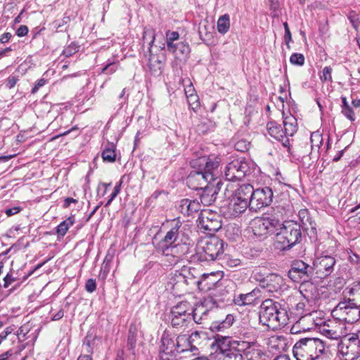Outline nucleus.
Wrapping results in <instances>:
<instances>
[{"instance_id":"obj_35","label":"nucleus","mask_w":360,"mask_h":360,"mask_svg":"<svg viewBox=\"0 0 360 360\" xmlns=\"http://www.w3.org/2000/svg\"><path fill=\"white\" fill-rule=\"evenodd\" d=\"M210 261L213 260L207 257L202 245H198L196 248H194V252H193L191 257H190V262L202 263Z\"/></svg>"},{"instance_id":"obj_24","label":"nucleus","mask_w":360,"mask_h":360,"mask_svg":"<svg viewBox=\"0 0 360 360\" xmlns=\"http://www.w3.org/2000/svg\"><path fill=\"white\" fill-rule=\"evenodd\" d=\"M284 286L285 281L283 278L277 274H268L266 275V279L263 281V284H262V288L270 292H278Z\"/></svg>"},{"instance_id":"obj_33","label":"nucleus","mask_w":360,"mask_h":360,"mask_svg":"<svg viewBox=\"0 0 360 360\" xmlns=\"http://www.w3.org/2000/svg\"><path fill=\"white\" fill-rule=\"evenodd\" d=\"M283 132L286 138L292 137L297 130V120L295 117H286L283 120Z\"/></svg>"},{"instance_id":"obj_50","label":"nucleus","mask_w":360,"mask_h":360,"mask_svg":"<svg viewBox=\"0 0 360 360\" xmlns=\"http://www.w3.org/2000/svg\"><path fill=\"white\" fill-rule=\"evenodd\" d=\"M304 60V55L300 53H294L290 57V63L294 65L302 66Z\"/></svg>"},{"instance_id":"obj_38","label":"nucleus","mask_w":360,"mask_h":360,"mask_svg":"<svg viewBox=\"0 0 360 360\" xmlns=\"http://www.w3.org/2000/svg\"><path fill=\"white\" fill-rule=\"evenodd\" d=\"M180 337L186 338L184 345V348L186 349V352H194L198 350V348L193 345V342L200 338V334L199 332L194 331L191 335L180 334Z\"/></svg>"},{"instance_id":"obj_52","label":"nucleus","mask_w":360,"mask_h":360,"mask_svg":"<svg viewBox=\"0 0 360 360\" xmlns=\"http://www.w3.org/2000/svg\"><path fill=\"white\" fill-rule=\"evenodd\" d=\"M79 46L75 43H72L63 51L62 55L66 58L70 57L79 51Z\"/></svg>"},{"instance_id":"obj_41","label":"nucleus","mask_w":360,"mask_h":360,"mask_svg":"<svg viewBox=\"0 0 360 360\" xmlns=\"http://www.w3.org/2000/svg\"><path fill=\"white\" fill-rule=\"evenodd\" d=\"M217 31L221 34L227 33L230 28V18L228 14L220 16L217 20Z\"/></svg>"},{"instance_id":"obj_30","label":"nucleus","mask_w":360,"mask_h":360,"mask_svg":"<svg viewBox=\"0 0 360 360\" xmlns=\"http://www.w3.org/2000/svg\"><path fill=\"white\" fill-rule=\"evenodd\" d=\"M234 321L233 315L229 314L226 315L224 319L213 321L210 326V329L213 333L224 332L233 324Z\"/></svg>"},{"instance_id":"obj_23","label":"nucleus","mask_w":360,"mask_h":360,"mask_svg":"<svg viewBox=\"0 0 360 360\" xmlns=\"http://www.w3.org/2000/svg\"><path fill=\"white\" fill-rule=\"evenodd\" d=\"M210 179L207 178L206 174L202 172L200 169H196L190 172L186 179V183L188 186L195 191H199L202 187H204Z\"/></svg>"},{"instance_id":"obj_4","label":"nucleus","mask_w":360,"mask_h":360,"mask_svg":"<svg viewBox=\"0 0 360 360\" xmlns=\"http://www.w3.org/2000/svg\"><path fill=\"white\" fill-rule=\"evenodd\" d=\"M186 338L176 335L168 331H164L159 346L160 360H178V355L186 352L184 348Z\"/></svg>"},{"instance_id":"obj_60","label":"nucleus","mask_w":360,"mask_h":360,"mask_svg":"<svg viewBox=\"0 0 360 360\" xmlns=\"http://www.w3.org/2000/svg\"><path fill=\"white\" fill-rule=\"evenodd\" d=\"M252 277L257 281L259 283L260 287H262V284H263V281L266 279V276L262 274L260 271L255 270L252 273Z\"/></svg>"},{"instance_id":"obj_21","label":"nucleus","mask_w":360,"mask_h":360,"mask_svg":"<svg viewBox=\"0 0 360 360\" xmlns=\"http://www.w3.org/2000/svg\"><path fill=\"white\" fill-rule=\"evenodd\" d=\"M219 274L212 273L210 274H203L202 278H200L197 275L196 288L200 291L210 292L214 288L217 287L219 283H222L224 280L221 278H218L217 276Z\"/></svg>"},{"instance_id":"obj_7","label":"nucleus","mask_w":360,"mask_h":360,"mask_svg":"<svg viewBox=\"0 0 360 360\" xmlns=\"http://www.w3.org/2000/svg\"><path fill=\"white\" fill-rule=\"evenodd\" d=\"M221 158L215 155L209 156H200L193 158L190 161V165L192 168L200 169L202 172L206 174L207 178L210 181H214L220 179L219 175V167L220 165Z\"/></svg>"},{"instance_id":"obj_40","label":"nucleus","mask_w":360,"mask_h":360,"mask_svg":"<svg viewBox=\"0 0 360 360\" xmlns=\"http://www.w3.org/2000/svg\"><path fill=\"white\" fill-rule=\"evenodd\" d=\"M113 257L114 255L112 254H110V252H108V254L105 255L103 262L101 264L99 273V277H101L102 279H105L108 273L110 272V264L112 262Z\"/></svg>"},{"instance_id":"obj_32","label":"nucleus","mask_w":360,"mask_h":360,"mask_svg":"<svg viewBox=\"0 0 360 360\" xmlns=\"http://www.w3.org/2000/svg\"><path fill=\"white\" fill-rule=\"evenodd\" d=\"M167 51L174 54L177 59L185 60L190 53V47L186 42H176L172 50Z\"/></svg>"},{"instance_id":"obj_6","label":"nucleus","mask_w":360,"mask_h":360,"mask_svg":"<svg viewBox=\"0 0 360 360\" xmlns=\"http://www.w3.org/2000/svg\"><path fill=\"white\" fill-rule=\"evenodd\" d=\"M256 165L246 159H237L229 162L225 169L224 175L227 181H242L255 172Z\"/></svg>"},{"instance_id":"obj_64","label":"nucleus","mask_w":360,"mask_h":360,"mask_svg":"<svg viewBox=\"0 0 360 360\" xmlns=\"http://www.w3.org/2000/svg\"><path fill=\"white\" fill-rule=\"evenodd\" d=\"M28 27L26 25H20L16 30L17 36L22 37L27 34L28 33Z\"/></svg>"},{"instance_id":"obj_54","label":"nucleus","mask_w":360,"mask_h":360,"mask_svg":"<svg viewBox=\"0 0 360 360\" xmlns=\"http://www.w3.org/2000/svg\"><path fill=\"white\" fill-rule=\"evenodd\" d=\"M93 344L94 341L89 338L86 337L82 345V352L86 353L85 354H91L93 353Z\"/></svg>"},{"instance_id":"obj_20","label":"nucleus","mask_w":360,"mask_h":360,"mask_svg":"<svg viewBox=\"0 0 360 360\" xmlns=\"http://www.w3.org/2000/svg\"><path fill=\"white\" fill-rule=\"evenodd\" d=\"M298 217L302 229L309 230L308 236L311 241H316L318 239L316 224L310 217L307 209H301L298 212Z\"/></svg>"},{"instance_id":"obj_57","label":"nucleus","mask_w":360,"mask_h":360,"mask_svg":"<svg viewBox=\"0 0 360 360\" xmlns=\"http://www.w3.org/2000/svg\"><path fill=\"white\" fill-rule=\"evenodd\" d=\"M323 82H332V68L330 66L325 67L322 70V75L320 76Z\"/></svg>"},{"instance_id":"obj_37","label":"nucleus","mask_w":360,"mask_h":360,"mask_svg":"<svg viewBox=\"0 0 360 360\" xmlns=\"http://www.w3.org/2000/svg\"><path fill=\"white\" fill-rule=\"evenodd\" d=\"M170 311L177 313L179 315L185 314L186 316H192L193 306L187 301H182L172 307Z\"/></svg>"},{"instance_id":"obj_42","label":"nucleus","mask_w":360,"mask_h":360,"mask_svg":"<svg viewBox=\"0 0 360 360\" xmlns=\"http://www.w3.org/2000/svg\"><path fill=\"white\" fill-rule=\"evenodd\" d=\"M209 310L207 309L202 304L198 305L196 308L193 307L192 319L198 323H202V320L207 315Z\"/></svg>"},{"instance_id":"obj_59","label":"nucleus","mask_w":360,"mask_h":360,"mask_svg":"<svg viewBox=\"0 0 360 360\" xmlns=\"http://www.w3.org/2000/svg\"><path fill=\"white\" fill-rule=\"evenodd\" d=\"M96 289V282L95 279L89 278L85 283V290L88 292H93Z\"/></svg>"},{"instance_id":"obj_47","label":"nucleus","mask_w":360,"mask_h":360,"mask_svg":"<svg viewBox=\"0 0 360 360\" xmlns=\"http://www.w3.org/2000/svg\"><path fill=\"white\" fill-rule=\"evenodd\" d=\"M234 142L235 149L242 153L247 152L250 147V142L245 139H238V138H235Z\"/></svg>"},{"instance_id":"obj_39","label":"nucleus","mask_w":360,"mask_h":360,"mask_svg":"<svg viewBox=\"0 0 360 360\" xmlns=\"http://www.w3.org/2000/svg\"><path fill=\"white\" fill-rule=\"evenodd\" d=\"M115 148L114 143L108 142L101 155L104 162H114L115 161Z\"/></svg>"},{"instance_id":"obj_5","label":"nucleus","mask_w":360,"mask_h":360,"mask_svg":"<svg viewBox=\"0 0 360 360\" xmlns=\"http://www.w3.org/2000/svg\"><path fill=\"white\" fill-rule=\"evenodd\" d=\"M279 232L276 233V242L282 250H288L301 242L303 233L300 224L295 221L281 222Z\"/></svg>"},{"instance_id":"obj_56","label":"nucleus","mask_w":360,"mask_h":360,"mask_svg":"<svg viewBox=\"0 0 360 360\" xmlns=\"http://www.w3.org/2000/svg\"><path fill=\"white\" fill-rule=\"evenodd\" d=\"M182 82L184 86H185L184 91L186 97L190 96L191 95L195 94L193 84L188 79H183Z\"/></svg>"},{"instance_id":"obj_17","label":"nucleus","mask_w":360,"mask_h":360,"mask_svg":"<svg viewBox=\"0 0 360 360\" xmlns=\"http://www.w3.org/2000/svg\"><path fill=\"white\" fill-rule=\"evenodd\" d=\"M240 343V341L233 340L229 336L217 335L214 337V341L212 344V348L215 350V352L223 356L229 352V350L238 349Z\"/></svg>"},{"instance_id":"obj_11","label":"nucleus","mask_w":360,"mask_h":360,"mask_svg":"<svg viewBox=\"0 0 360 360\" xmlns=\"http://www.w3.org/2000/svg\"><path fill=\"white\" fill-rule=\"evenodd\" d=\"M336 264V259L335 257L323 253L320 256L316 257L313 262L314 275L316 278L323 279L334 271Z\"/></svg>"},{"instance_id":"obj_1","label":"nucleus","mask_w":360,"mask_h":360,"mask_svg":"<svg viewBox=\"0 0 360 360\" xmlns=\"http://www.w3.org/2000/svg\"><path fill=\"white\" fill-rule=\"evenodd\" d=\"M259 319L262 325L273 329L288 325L290 320L285 304L271 299L262 302Z\"/></svg>"},{"instance_id":"obj_16","label":"nucleus","mask_w":360,"mask_h":360,"mask_svg":"<svg viewBox=\"0 0 360 360\" xmlns=\"http://www.w3.org/2000/svg\"><path fill=\"white\" fill-rule=\"evenodd\" d=\"M193 252H194L193 245L189 242H184L182 240H180L169 248L167 254L164 255L166 256L171 255L176 259L175 262L180 259H186L190 262V257H191Z\"/></svg>"},{"instance_id":"obj_28","label":"nucleus","mask_w":360,"mask_h":360,"mask_svg":"<svg viewBox=\"0 0 360 360\" xmlns=\"http://www.w3.org/2000/svg\"><path fill=\"white\" fill-rule=\"evenodd\" d=\"M252 194H254V188L250 184H243L232 194L233 197L241 200L244 202L246 201V205L250 209L252 203Z\"/></svg>"},{"instance_id":"obj_22","label":"nucleus","mask_w":360,"mask_h":360,"mask_svg":"<svg viewBox=\"0 0 360 360\" xmlns=\"http://www.w3.org/2000/svg\"><path fill=\"white\" fill-rule=\"evenodd\" d=\"M266 129L271 137L281 142L283 146L288 148V151L290 152V139L285 136L283 129L281 124L274 121L269 122L266 124Z\"/></svg>"},{"instance_id":"obj_29","label":"nucleus","mask_w":360,"mask_h":360,"mask_svg":"<svg viewBox=\"0 0 360 360\" xmlns=\"http://www.w3.org/2000/svg\"><path fill=\"white\" fill-rule=\"evenodd\" d=\"M201 203L198 200L182 199L180 202V212L186 216H190L201 210Z\"/></svg>"},{"instance_id":"obj_55","label":"nucleus","mask_w":360,"mask_h":360,"mask_svg":"<svg viewBox=\"0 0 360 360\" xmlns=\"http://www.w3.org/2000/svg\"><path fill=\"white\" fill-rule=\"evenodd\" d=\"M347 18L349 19L352 27L356 30H358V28L360 26V20L356 12L353 11H350L347 15Z\"/></svg>"},{"instance_id":"obj_19","label":"nucleus","mask_w":360,"mask_h":360,"mask_svg":"<svg viewBox=\"0 0 360 360\" xmlns=\"http://www.w3.org/2000/svg\"><path fill=\"white\" fill-rule=\"evenodd\" d=\"M248 207L249 206L246 205V202H244L231 195L226 206L223 207V212L227 218H236L245 212Z\"/></svg>"},{"instance_id":"obj_44","label":"nucleus","mask_w":360,"mask_h":360,"mask_svg":"<svg viewBox=\"0 0 360 360\" xmlns=\"http://www.w3.org/2000/svg\"><path fill=\"white\" fill-rule=\"evenodd\" d=\"M74 223L75 219L73 217H70L66 220L60 223L56 227V233L58 237H63L66 234L69 228L72 226Z\"/></svg>"},{"instance_id":"obj_10","label":"nucleus","mask_w":360,"mask_h":360,"mask_svg":"<svg viewBox=\"0 0 360 360\" xmlns=\"http://www.w3.org/2000/svg\"><path fill=\"white\" fill-rule=\"evenodd\" d=\"M182 231V222L179 218L174 219L170 223V229L158 244L157 250L162 254H167L169 248L179 241Z\"/></svg>"},{"instance_id":"obj_45","label":"nucleus","mask_w":360,"mask_h":360,"mask_svg":"<svg viewBox=\"0 0 360 360\" xmlns=\"http://www.w3.org/2000/svg\"><path fill=\"white\" fill-rule=\"evenodd\" d=\"M120 66V63L118 60H115L112 59H108L106 62V64L101 70V73L112 75L117 71Z\"/></svg>"},{"instance_id":"obj_58","label":"nucleus","mask_w":360,"mask_h":360,"mask_svg":"<svg viewBox=\"0 0 360 360\" xmlns=\"http://www.w3.org/2000/svg\"><path fill=\"white\" fill-rule=\"evenodd\" d=\"M19 81V75L13 73L10 75L6 80V86L8 89H12L15 86L17 82Z\"/></svg>"},{"instance_id":"obj_12","label":"nucleus","mask_w":360,"mask_h":360,"mask_svg":"<svg viewBox=\"0 0 360 360\" xmlns=\"http://www.w3.org/2000/svg\"><path fill=\"white\" fill-rule=\"evenodd\" d=\"M288 274V277L296 283L307 281L314 276L312 266L302 260H294Z\"/></svg>"},{"instance_id":"obj_26","label":"nucleus","mask_w":360,"mask_h":360,"mask_svg":"<svg viewBox=\"0 0 360 360\" xmlns=\"http://www.w3.org/2000/svg\"><path fill=\"white\" fill-rule=\"evenodd\" d=\"M238 349L243 352V356H245L248 360H257L263 354L261 349H258L253 342L240 341Z\"/></svg>"},{"instance_id":"obj_51","label":"nucleus","mask_w":360,"mask_h":360,"mask_svg":"<svg viewBox=\"0 0 360 360\" xmlns=\"http://www.w3.org/2000/svg\"><path fill=\"white\" fill-rule=\"evenodd\" d=\"M186 98L190 109H191L194 112H197L200 108L198 96L197 94L191 95L190 96H188Z\"/></svg>"},{"instance_id":"obj_2","label":"nucleus","mask_w":360,"mask_h":360,"mask_svg":"<svg viewBox=\"0 0 360 360\" xmlns=\"http://www.w3.org/2000/svg\"><path fill=\"white\" fill-rule=\"evenodd\" d=\"M323 341L319 338H305L293 346V356L297 360H316L325 352Z\"/></svg>"},{"instance_id":"obj_61","label":"nucleus","mask_w":360,"mask_h":360,"mask_svg":"<svg viewBox=\"0 0 360 360\" xmlns=\"http://www.w3.org/2000/svg\"><path fill=\"white\" fill-rule=\"evenodd\" d=\"M342 113L352 122L356 119L354 110L351 107L342 110Z\"/></svg>"},{"instance_id":"obj_63","label":"nucleus","mask_w":360,"mask_h":360,"mask_svg":"<svg viewBox=\"0 0 360 360\" xmlns=\"http://www.w3.org/2000/svg\"><path fill=\"white\" fill-rule=\"evenodd\" d=\"M46 80L44 78L38 79L32 89V93L35 94L36 92H37L41 87L44 86L46 84Z\"/></svg>"},{"instance_id":"obj_3","label":"nucleus","mask_w":360,"mask_h":360,"mask_svg":"<svg viewBox=\"0 0 360 360\" xmlns=\"http://www.w3.org/2000/svg\"><path fill=\"white\" fill-rule=\"evenodd\" d=\"M198 271L195 268L184 266L172 274L169 284L173 292L177 295L195 289Z\"/></svg>"},{"instance_id":"obj_53","label":"nucleus","mask_w":360,"mask_h":360,"mask_svg":"<svg viewBox=\"0 0 360 360\" xmlns=\"http://www.w3.org/2000/svg\"><path fill=\"white\" fill-rule=\"evenodd\" d=\"M136 345V334L133 333L131 330L129 331L128 338H127V348L129 351H131L133 354L134 352V349Z\"/></svg>"},{"instance_id":"obj_13","label":"nucleus","mask_w":360,"mask_h":360,"mask_svg":"<svg viewBox=\"0 0 360 360\" xmlns=\"http://www.w3.org/2000/svg\"><path fill=\"white\" fill-rule=\"evenodd\" d=\"M222 182L221 179L210 181L198 191L197 195L199 196L200 203L204 206H210L212 205L221 189Z\"/></svg>"},{"instance_id":"obj_15","label":"nucleus","mask_w":360,"mask_h":360,"mask_svg":"<svg viewBox=\"0 0 360 360\" xmlns=\"http://www.w3.org/2000/svg\"><path fill=\"white\" fill-rule=\"evenodd\" d=\"M273 197V191L270 187L265 186L256 190L254 189L250 210L257 212L264 207L269 206L272 202Z\"/></svg>"},{"instance_id":"obj_36","label":"nucleus","mask_w":360,"mask_h":360,"mask_svg":"<svg viewBox=\"0 0 360 360\" xmlns=\"http://www.w3.org/2000/svg\"><path fill=\"white\" fill-rule=\"evenodd\" d=\"M257 299V292L255 290L247 294H240L233 299L236 304L239 306L248 305L252 304Z\"/></svg>"},{"instance_id":"obj_62","label":"nucleus","mask_w":360,"mask_h":360,"mask_svg":"<svg viewBox=\"0 0 360 360\" xmlns=\"http://www.w3.org/2000/svg\"><path fill=\"white\" fill-rule=\"evenodd\" d=\"M311 142L312 143V146H314V142L316 141L319 143L317 144V146L319 147V145L322 143L323 141V137L322 135L320 134L319 132H314L311 135Z\"/></svg>"},{"instance_id":"obj_46","label":"nucleus","mask_w":360,"mask_h":360,"mask_svg":"<svg viewBox=\"0 0 360 360\" xmlns=\"http://www.w3.org/2000/svg\"><path fill=\"white\" fill-rule=\"evenodd\" d=\"M179 34L176 31H167L166 32L167 50H172L175 45V41L179 40Z\"/></svg>"},{"instance_id":"obj_18","label":"nucleus","mask_w":360,"mask_h":360,"mask_svg":"<svg viewBox=\"0 0 360 360\" xmlns=\"http://www.w3.org/2000/svg\"><path fill=\"white\" fill-rule=\"evenodd\" d=\"M202 246L207 257L213 261L219 259L224 252V242L217 236L207 238L202 242Z\"/></svg>"},{"instance_id":"obj_43","label":"nucleus","mask_w":360,"mask_h":360,"mask_svg":"<svg viewBox=\"0 0 360 360\" xmlns=\"http://www.w3.org/2000/svg\"><path fill=\"white\" fill-rule=\"evenodd\" d=\"M201 224L203 229L210 232L217 231L221 227L219 221L210 219L209 217H207L206 219L202 217Z\"/></svg>"},{"instance_id":"obj_9","label":"nucleus","mask_w":360,"mask_h":360,"mask_svg":"<svg viewBox=\"0 0 360 360\" xmlns=\"http://www.w3.org/2000/svg\"><path fill=\"white\" fill-rule=\"evenodd\" d=\"M333 314L347 323H353L360 320V305H357L353 299L345 300L338 303Z\"/></svg>"},{"instance_id":"obj_48","label":"nucleus","mask_w":360,"mask_h":360,"mask_svg":"<svg viewBox=\"0 0 360 360\" xmlns=\"http://www.w3.org/2000/svg\"><path fill=\"white\" fill-rule=\"evenodd\" d=\"M243 352L239 349L229 350V352L221 356L219 359L221 360H244Z\"/></svg>"},{"instance_id":"obj_25","label":"nucleus","mask_w":360,"mask_h":360,"mask_svg":"<svg viewBox=\"0 0 360 360\" xmlns=\"http://www.w3.org/2000/svg\"><path fill=\"white\" fill-rule=\"evenodd\" d=\"M226 281L219 283L218 285L209 292L214 304L228 302L230 300V292L226 285Z\"/></svg>"},{"instance_id":"obj_34","label":"nucleus","mask_w":360,"mask_h":360,"mask_svg":"<svg viewBox=\"0 0 360 360\" xmlns=\"http://www.w3.org/2000/svg\"><path fill=\"white\" fill-rule=\"evenodd\" d=\"M170 323L173 328H181L188 324L191 320V317L186 316L185 314H177L173 311H170L169 315Z\"/></svg>"},{"instance_id":"obj_49","label":"nucleus","mask_w":360,"mask_h":360,"mask_svg":"<svg viewBox=\"0 0 360 360\" xmlns=\"http://www.w3.org/2000/svg\"><path fill=\"white\" fill-rule=\"evenodd\" d=\"M156 64L153 63V59L149 60L148 66L151 74L154 75H159L162 73V64L159 60L155 61Z\"/></svg>"},{"instance_id":"obj_31","label":"nucleus","mask_w":360,"mask_h":360,"mask_svg":"<svg viewBox=\"0 0 360 360\" xmlns=\"http://www.w3.org/2000/svg\"><path fill=\"white\" fill-rule=\"evenodd\" d=\"M269 345L271 348L276 349L278 352L286 351L289 347V340L284 335H274L269 338Z\"/></svg>"},{"instance_id":"obj_27","label":"nucleus","mask_w":360,"mask_h":360,"mask_svg":"<svg viewBox=\"0 0 360 360\" xmlns=\"http://www.w3.org/2000/svg\"><path fill=\"white\" fill-rule=\"evenodd\" d=\"M82 91L76 96L77 102L88 108L92 105L95 101L96 88L86 85L82 88Z\"/></svg>"},{"instance_id":"obj_14","label":"nucleus","mask_w":360,"mask_h":360,"mask_svg":"<svg viewBox=\"0 0 360 360\" xmlns=\"http://www.w3.org/2000/svg\"><path fill=\"white\" fill-rule=\"evenodd\" d=\"M278 226H281V221L275 217L256 218L252 223L253 233L258 236L273 233L274 229L278 230Z\"/></svg>"},{"instance_id":"obj_8","label":"nucleus","mask_w":360,"mask_h":360,"mask_svg":"<svg viewBox=\"0 0 360 360\" xmlns=\"http://www.w3.org/2000/svg\"><path fill=\"white\" fill-rule=\"evenodd\" d=\"M338 348L342 360H358L360 357V333L345 337Z\"/></svg>"}]
</instances>
